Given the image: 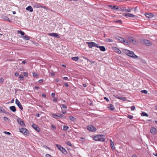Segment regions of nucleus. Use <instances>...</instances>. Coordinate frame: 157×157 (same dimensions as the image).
I'll return each mask as SVG.
<instances>
[{
	"label": "nucleus",
	"mask_w": 157,
	"mask_h": 157,
	"mask_svg": "<svg viewBox=\"0 0 157 157\" xmlns=\"http://www.w3.org/2000/svg\"><path fill=\"white\" fill-rule=\"evenodd\" d=\"M109 7H110L111 8L113 9L114 10H117L118 9H119L118 7L116 6L110 5L109 6Z\"/></svg>",
	"instance_id": "obj_23"
},
{
	"label": "nucleus",
	"mask_w": 157,
	"mask_h": 157,
	"mask_svg": "<svg viewBox=\"0 0 157 157\" xmlns=\"http://www.w3.org/2000/svg\"><path fill=\"white\" fill-rule=\"evenodd\" d=\"M125 42H123V44L125 45H128L129 44V42L126 40L124 39Z\"/></svg>",
	"instance_id": "obj_42"
},
{
	"label": "nucleus",
	"mask_w": 157,
	"mask_h": 157,
	"mask_svg": "<svg viewBox=\"0 0 157 157\" xmlns=\"http://www.w3.org/2000/svg\"><path fill=\"white\" fill-rule=\"evenodd\" d=\"M26 63V62L25 60H24V61H22L21 62H19L20 63H23L24 64H25V63Z\"/></svg>",
	"instance_id": "obj_58"
},
{
	"label": "nucleus",
	"mask_w": 157,
	"mask_h": 157,
	"mask_svg": "<svg viewBox=\"0 0 157 157\" xmlns=\"http://www.w3.org/2000/svg\"><path fill=\"white\" fill-rule=\"evenodd\" d=\"M17 33H20L21 34L22 36H23L25 34V33L21 31L18 30L17 31Z\"/></svg>",
	"instance_id": "obj_36"
},
{
	"label": "nucleus",
	"mask_w": 157,
	"mask_h": 157,
	"mask_svg": "<svg viewBox=\"0 0 157 157\" xmlns=\"http://www.w3.org/2000/svg\"><path fill=\"white\" fill-rule=\"evenodd\" d=\"M19 75V73H18V72H16L15 73V75L16 76H18Z\"/></svg>",
	"instance_id": "obj_59"
},
{
	"label": "nucleus",
	"mask_w": 157,
	"mask_h": 157,
	"mask_svg": "<svg viewBox=\"0 0 157 157\" xmlns=\"http://www.w3.org/2000/svg\"><path fill=\"white\" fill-rule=\"evenodd\" d=\"M106 40L107 41H108L109 42H112L113 41V40L111 39L108 38L106 39Z\"/></svg>",
	"instance_id": "obj_47"
},
{
	"label": "nucleus",
	"mask_w": 157,
	"mask_h": 157,
	"mask_svg": "<svg viewBox=\"0 0 157 157\" xmlns=\"http://www.w3.org/2000/svg\"><path fill=\"white\" fill-rule=\"evenodd\" d=\"M69 128L68 126L66 125H64L63 127V130L64 131L67 130Z\"/></svg>",
	"instance_id": "obj_37"
},
{
	"label": "nucleus",
	"mask_w": 157,
	"mask_h": 157,
	"mask_svg": "<svg viewBox=\"0 0 157 157\" xmlns=\"http://www.w3.org/2000/svg\"><path fill=\"white\" fill-rule=\"evenodd\" d=\"M17 121L18 123L21 125V126H25V124L24 121L22 120L21 118H19L17 120Z\"/></svg>",
	"instance_id": "obj_10"
},
{
	"label": "nucleus",
	"mask_w": 157,
	"mask_h": 157,
	"mask_svg": "<svg viewBox=\"0 0 157 157\" xmlns=\"http://www.w3.org/2000/svg\"><path fill=\"white\" fill-rule=\"evenodd\" d=\"M126 7H122L120 9V10L121 11L125 12V10H126Z\"/></svg>",
	"instance_id": "obj_40"
},
{
	"label": "nucleus",
	"mask_w": 157,
	"mask_h": 157,
	"mask_svg": "<svg viewBox=\"0 0 157 157\" xmlns=\"http://www.w3.org/2000/svg\"><path fill=\"white\" fill-rule=\"evenodd\" d=\"M4 133L5 134H6V135H10L11 134L10 132H7V131H5L4 132Z\"/></svg>",
	"instance_id": "obj_50"
},
{
	"label": "nucleus",
	"mask_w": 157,
	"mask_h": 157,
	"mask_svg": "<svg viewBox=\"0 0 157 157\" xmlns=\"http://www.w3.org/2000/svg\"><path fill=\"white\" fill-rule=\"evenodd\" d=\"M19 79L20 80L22 81L24 79V77L23 75L21 74L19 75Z\"/></svg>",
	"instance_id": "obj_34"
},
{
	"label": "nucleus",
	"mask_w": 157,
	"mask_h": 157,
	"mask_svg": "<svg viewBox=\"0 0 157 157\" xmlns=\"http://www.w3.org/2000/svg\"><path fill=\"white\" fill-rule=\"evenodd\" d=\"M43 81H44V80H43V79H41L39 80L38 81V82L39 83H41L43 82Z\"/></svg>",
	"instance_id": "obj_53"
},
{
	"label": "nucleus",
	"mask_w": 157,
	"mask_h": 157,
	"mask_svg": "<svg viewBox=\"0 0 157 157\" xmlns=\"http://www.w3.org/2000/svg\"><path fill=\"white\" fill-rule=\"evenodd\" d=\"M83 86L84 87H86L87 86H86V84L84 83V84H83Z\"/></svg>",
	"instance_id": "obj_63"
},
{
	"label": "nucleus",
	"mask_w": 157,
	"mask_h": 157,
	"mask_svg": "<svg viewBox=\"0 0 157 157\" xmlns=\"http://www.w3.org/2000/svg\"><path fill=\"white\" fill-rule=\"evenodd\" d=\"M133 117L131 115H128L127 116V117L130 119H132L133 118Z\"/></svg>",
	"instance_id": "obj_46"
},
{
	"label": "nucleus",
	"mask_w": 157,
	"mask_h": 157,
	"mask_svg": "<svg viewBox=\"0 0 157 157\" xmlns=\"http://www.w3.org/2000/svg\"><path fill=\"white\" fill-rule=\"evenodd\" d=\"M88 130L91 132H95L96 130V128L92 125H89L87 126Z\"/></svg>",
	"instance_id": "obj_7"
},
{
	"label": "nucleus",
	"mask_w": 157,
	"mask_h": 157,
	"mask_svg": "<svg viewBox=\"0 0 157 157\" xmlns=\"http://www.w3.org/2000/svg\"><path fill=\"white\" fill-rule=\"evenodd\" d=\"M58 117L59 118H60L62 119H64L66 118V117L65 116L60 113H59Z\"/></svg>",
	"instance_id": "obj_28"
},
{
	"label": "nucleus",
	"mask_w": 157,
	"mask_h": 157,
	"mask_svg": "<svg viewBox=\"0 0 157 157\" xmlns=\"http://www.w3.org/2000/svg\"><path fill=\"white\" fill-rule=\"evenodd\" d=\"M107 108L111 111H113L115 109L114 106L112 104L108 105Z\"/></svg>",
	"instance_id": "obj_15"
},
{
	"label": "nucleus",
	"mask_w": 157,
	"mask_h": 157,
	"mask_svg": "<svg viewBox=\"0 0 157 157\" xmlns=\"http://www.w3.org/2000/svg\"><path fill=\"white\" fill-rule=\"evenodd\" d=\"M117 98L122 101H126L127 100L126 98L125 97H120Z\"/></svg>",
	"instance_id": "obj_30"
},
{
	"label": "nucleus",
	"mask_w": 157,
	"mask_h": 157,
	"mask_svg": "<svg viewBox=\"0 0 157 157\" xmlns=\"http://www.w3.org/2000/svg\"><path fill=\"white\" fill-rule=\"evenodd\" d=\"M3 119L4 121L7 122H10L11 121L10 120L6 117H4Z\"/></svg>",
	"instance_id": "obj_27"
},
{
	"label": "nucleus",
	"mask_w": 157,
	"mask_h": 157,
	"mask_svg": "<svg viewBox=\"0 0 157 157\" xmlns=\"http://www.w3.org/2000/svg\"><path fill=\"white\" fill-rule=\"evenodd\" d=\"M140 42L147 46H151L152 45V43L150 41L146 39H140Z\"/></svg>",
	"instance_id": "obj_3"
},
{
	"label": "nucleus",
	"mask_w": 157,
	"mask_h": 157,
	"mask_svg": "<svg viewBox=\"0 0 157 157\" xmlns=\"http://www.w3.org/2000/svg\"><path fill=\"white\" fill-rule=\"evenodd\" d=\"M3 81H4V79L2 78H1L0 79V84H1L3 82Z\"/></svg>",
	"instance_id": "obj_49"
},
{
	"label": "nucleus",
	"mask_w": 157,
	"mask_h": 157,
	"mask_svg": "<svg viewBox=\"0 0 157 157\" xmlns=\"http://www.w3.org/2000/svg\"><path fill=\"white\" fill-rule=\"evenodd\" d=\"M104 99L107 102L109 101V99L108 98L106 97H104Z\"/></svg>",
	"instance_id": "obj_54"
},
{
	"label": "nucleus",
	"mask_w": 157,
	"mask_h": 157,
	"mask_svg": "<svg viewBox=\"0 0 157 157\" xmlns=\"http://www.w3.org/2000/svg\"><path fill=\"white\" fill-rule=\"evenodd\" d=\"M62 113H63V114H65L66 113V111H62Z\"/></svg>",
	"instance_id": "obj_61"
},
{
	"label": "nucleus",
	"mask_w": 157,
	"mask_h": 157,
	"mask_svg": "<svg viewBox=\"0 0 157 157\" xmlns=\"http://www.w3.org/2000/svg\"><path fill=\"white\" fill-rule=\"evenodd\" d=\"M22 38L23 39L26 40H29L30 39V37L28 36H23L22 37Z\"/></svg>",
	"instance_id": "obj_25"
},
{
	"label": "nucleus",
	"mask_w": 157,
	"mask_h": 157,
	"mask_svg": "<svg viewBox=\"0 0 157 157\" xmlns=\"http://www.w3.org/2000/svg\"><path fill=\"white\" fill-rule=\"evenodd\" d=\"M32 127L37 132H40V129L37 125L35 124H33L32 125Z\"/></svg>",
	"instance_id": "obj_8"
},
{
	"label": "nucleus",
	"mask_w": 157,
	"mask_h": 157,
	"mask_svg": "<svg viewBox=\"0 0 157 157\" xmlns=\"http://www.w3.org/2000/svg\"><path fill=\"white\" fill-rule=\"evenodd\" d=\"M10 109L12 112H14L16 111V109L15 106H11L10 107Z\"/></svg>",
	"instance_id": "obj_22"
},
{
	"label": "nucleus",
	"mask_w": 157,
	"mask_h": 157,
	"mask_svg": "<svg viewBox=\"0 0 157 157\" xmlns=\"http://www.w3.org/2000/svg\"><path fill=\"white\" fill-rule=\"evenodd\" d=\"M33 7L36 8H40L41 7V6L39 4L37 3H34L33 4Z\"/></svg>",
	"instance_id": "obj_21"
},
{
	"label": "nucleus",
	"mask_w": 157,
	"mask_h": 157,
	"mask_svg": "<svg viewBox=\"0 0 157 157\" xmlns=\"http://www.w3.org/2000/svg\"><path fill=\"white\" fill-rule=\"evenodd\" d=\"M23 74L24 75L25 77H27L28 76V74L26 72H23Z\"/></svg>",
	"instance_id": "obj_44"
},
{
	"label": "nucleus",
	"mask_w": 157,
	"mask_h": 157,
	"mask_svg": "<svg viewBox=\"0 0 157 157\" xmlns=\"http://www.w3.org/2000/svg\"><path fill=\"white\" fill-rule=\"evenodd\" d=\"M105 136L103 135H98L93 137V140L96 141L104 142L105 141Z\"/></svg>",
	"instance_id": "obj_1"
},
{
	"label": "nucleus",
	"mask_w": 157,
	"mask_h": 157,
	"mask_svg": "<svg viewBox=\"0 0 157 157\" xmlns=\"http://www.w3.org/2000/svg\"><path fill=\"white\" fill-rule=\"evenodd\" d=\"M0 113H3L7 114H9V113L6 112L2 107L0 106Z\"/></svg>",
	"instance_id": "obj_11"
},
{
	"label": "nucleus",
	"mask_w": 157,
	"mask_h": 157,
	"mask_svg": "<svg viewBox=\"0 0 157 157\" xmlns=\"http://www.w3.org/2000/svg\"><path fill=\"white\" fill-rule=\"evenodd\" d=\"M56 146L58 149L60 150L63 154H66L67 153V152L66 149L62 147L61 145L56 144Z\"/></svg>",
	"instance_id": "obj_4"
},
{
	"label": "nucleus",
	"mask_w": 157,
	"mask_h": 157,
	"mask_svg": "<svg viewBox=\"0 0 157 157\" xmlns=\"http://www.w3.org/2000/svg\"><path fill=\"white\" fill-rule=\"evenodd\" d=\"M26 10L30 12H32L33 11V9L31 6H29L27 7L26 8Z\"/></svg>",
	"instance_id": "obj_20"
},
{
	"label": "nucleus",
	"mask_w": 157,
	"mask_h": 157,
	"mask_svg": "<svg viewBox=\"0 0 157 157\" xmlns=\"http://www.w3.org/2000/svg\"><path fill=\"white\" fill-rule=\"evenodd\" d=\"M52 128H54V129H55L56 128V127L55 126L53 125H52Z\"/></svg>",
	"instance_id": "obj_62"
},
{
	"label": "nucleus",
	"mask_w": 157,
	"mask_h": 157,
	"mask_svg": "<svg viewBox=\"0 0 157 157\" xmlns=\"http://www.w3.org/2000/svg\"><path fill=\"white\" fill-rule=\"evenodd\" d=\"M54 37H55L57 38H60V36L59 35H58L57 33H56V35H55V36Z\"/></svg>",
	"instance_id": "obj_51"
},
{
	"label": "nucleus",
	"mask_w": 157,
	"mask_h": 157,
	"mask_svg": "<svg viewBox=\"0 0 157 157\" xmlns=\"http://www.w3.org/2000/svg\"><path fill=\"white\" fill-rule=\"evenodd\" d=\"M141 116H146V117H148V115L147 113H146L144 112H143L141 113Z\"/></svg>",
	"instance_id": "obj_33"
},
{
	"label": "nucleus",
	"mask_w": 157,
	"mask_h": 157,
	"mask_svg": "<svg viewBox=\"0 0 157 157\" xmlns=\"http://www.w3.org/2000/svg\"><path fill=\"white\" fill-rule=\"evenodd\" d=\"M55 95L56 94L55 93H52L51 95L52 97H54L55 96Z\"/></svg>",
	"instance_id": "obj_55"
},
{
	"label": "nucleus",
	"mask_w": 157,
	"mask_h": 157,
	"mask_svg": "<svg viewBox=\"0 0 157 157\" xmlns=\"http://www.w3.org/2000/svg\"><path fill=\"white\" fill-rule=\"evenodd\" d=\"M46 157H52V156L49 155V154H47L46 155V156H45Z\"/></svg>",
	"instance_id": "obj_56"
},
{
	"label": "nucleus",
	"mask_w": 157,
	"mask_h": 157,
	"mask_svg": "<svg viewBox=\"0 0 157 157\" xmlns=\"http://www.w3.org/2000/svg\"><path fill=\"white\" fill-rule=\"evenodd\" d=\"M110 145L111 146V149L113 150L115 149V147L114 146V144L113 142L111 140H110Z\"/></svg>",
	"instance_id": "obj_24"
},
{
	"label": "nucleus",
	"mask_w": 157,
	"mask_h": 157,
	"mask_svg": "<svg viewBox=\"0 0 157 157\" xmlns=\"http://www.w3.org/2000/svg\"><path fill=\"white\" fill-rule=\"evenodd\" d=\"M63 79L65 80H68V78L67 77H64L63 78Z\"/></svg>",
	"instance_id": "obj_57"
},
{
	"label": "nucleus",
	"mask_w": 157,
	"mask_h": 157,
	"mask_svg": "<svg viewBox=\"0 0 157 157\" xmlns=\"http://www.w3.org/2000/svg\"><path fill=\"white\" fill-rule=\"evenodd\" d=\"M57 99L56 98H54L53 100V101L55 102L56 101H57Z\"/></svg>",
	"instance_id": "obj_64"
},
{
	"label": "nucleus",
	"mask_w": 157,
	"mask_h": 157,
	"mask_svg": "<svg viewBox=\"0 0 157 157\" xmlns=\"http://www.w3.org/2000/svg\"><path fill=\"white\" fill-rule=\"evenodd\" d=\"M130 41L133 44H136V39L132 37H130L129 38Z\"/></svg>",
	"instance_id": "obj_17"
},
{
	"label": "nucleus",
	"mask_w": 157,
	"mask_h": 157,
	"mask_svg": "<svg viewBox=\"0 0 157 157\" xmlns=\"http://www.w3.org/2000/svg\"><path fill=\"white\" fill-rule=\"evenodd\" d=\"M135 109V107L134 105H132L131 107V110L132 111H133Z\"/></svg>",
	"instance_id": "obj_48"
},
{
	"label": "nucleus",
	"mask_w": 157,
	"mask_h": 157,
	"mask_svg": "<svg viewBox=\"0 0 157 157\" xmlns=\"http://www.w3.org/2000/svg\"><path fill=\"white\" fill-rule=\"evenodd\" d=\"M116 23H118L120 24H122V21L121 20H118L115 21H114Z\"/></svg>",
	"instance_id": "obj_38"
},
{
	"label": "nucleus",
	"mask_w": 157,
	"mask_h": 157,
	"mask_svg": "<svg viewBox=\"0 0 157 157\" xmlns=\"http://www.w3.org/2000/svg\"><path fill=\"white\" fill-rule=\"evenodd\" d=\"M124 16L127 17H130L132 18L135 17V16L132 14L129 13H124L123 15Z\"/></svg>",
	"instance_id": "obj_13"
},
{
	"label": "nucleus",
	"mask_w": 157,
	"mask_h": 157,
	"mask_svg": "<svg viewBox=\"0 0 157 157\" xmlns=\"http://www.w3.org/2000/svg\"><path fill=\"white\" fill-rule=\"evenodd\" d=\"M65 143L66 144L70 146H72L71 144V142L69 141H66Z\"/></svg>",
	"instance_id": "obj_32"
},
{
	"label": "nucleus",
	"mask_w": 157,
	"mask_h": 157,
	"mask_svg": "<svg viewBox=\"0 0 157 157\" xmlns=\"http://www.w3.org/2000/svg\"><path fill=\"white\" fill-rule=\"evenodd\" d=\"M52 117L57 120H58L59 118L58 117L59 113L57 114L55 113L52 114Z\"/></svg>",
	"instance_id": "obj_26"
},
{
	"label": "nucleus",
	"mask_w": 157,
	"mask_h": 157,
	"mask_svg": "<svg viewBox=\"0 0 157 157\" xmlns=\"http://www.w3.org/2000/svg\"><path fill=\"white\" fill-rule=\"evenodd\" d=\"M97 48H99L100 49V50L101 51L104 52L105 51L106 49L105 47L103 46H100L98 44Z\"/></svg>",
	"instance_id": "obj_18"
},
{
	"label": "nucleus",
	"mask_w": 157,
	"mask_h": 157,
	"mask_svg": "<svg viewBox=\"0 0 157 157\" xmlns=\"http://www.w3.org/2000/svg\"><path fill=\"white\" fill-rule=\"evenodd\" d=\"M62 108L64 109H67V106L64 105V104H62Z\"/></svg>",
	"instance_id": "obj_45"
},
{
	"label": "nucleus",
	"mask_w": 157,
	"mask_h": 157,
	"mask_svg": "<svg viewBox=\"0 0 157 157\" xmlns=\"http://www.w3.org/2000/svg\"><path fill=\"white\" fill-rule=\"evenodd\" d=\"M83 58L84 59L86 60H87L88 61H89L90 62H91V61L89 60L88 59H87L86 57L85 56L83 57Z\"/></svg>",
	"instance_id": "obj_52"
},
{
	"label": "nucleus",
	"mask_w": 157,
	"mask_h": 157,
	"mask_svg": "<svg viewBox=\"0 0 157 157\" xmlns=\"http://www.w3.org/2000/svg\"><path fill=\"white\" fill-rule=\"evenodd\" d=\"M15 103L21 110H22L23 109V108L22 105L18 99H16L15 100Z\"/></svg>",
	"instance_id": "obj_9"
},
{
	"label": "nucleus",
	"mask_w": 157,
	"mask_h": 157,
	"mask_svg": "<svg viewBox=\"0 0 157 157\" xmlns=\"http://www.w3.org/2000/svg\"><path fill=\"white\" fill-rule=\"evenodd\" d=\"M56 33H49L48 34V35L49 36H52L53 37H55V35H56Z\"/></svg>",
	"instance_id": "obj_39"
},
{
	"label": "nucleus",
	"mask_w": 157,
	"mask_h": 157,
	"mask_svg": "<svg viewBox=\"0 0 157 157\" xmlns=\"http://www.w3.org/2000/svg\"><path fill=\"white\" fill-rule=\"evenodd\" d=\"M71 59L75 61H77L78 60L79 58L78 56L72 57Z\"/></svg>",
	"instance_id": "obj_29"
},
{
	"label": "nucleus",
	"mask_w": 157,
	"mask_h": 157,
	"mask_svg": "<svg viewBox=\"0 0 157 157\" xmlns=\"http://www.w3.org/2000/svg\"><path fill=\"white\" fill-rule=\"evenodd\" d=\"M150 132L153 134H155L156 132V130L155 128L152 127L150 130Z\"/></svg>",
	"instance_id": "obj_19"
},
{
	"label": "nucleus",
	"mask_w": 157,
	"mask_h": 157,
	"mask_svg": "<svg viewBox=\"0 0 157 157\" xmlns=\"http://www.w3.org/2000/svg\"><path fill=\"white\" fill-rule=\"evenodd\" d=\"M140 92L141 93H144L145 94H147L148 92L146 90H142L140 91Z\"/></svg>",
	"instance_id": "obj_43"
},
{
	"label": "nucleus",
	"mask_w": 157,
	"mask_h": 157,
	"mask_svg": "<svg viewBox=\"0 0 157 157\" xmlns=\"http://www.w3.org/2000/svg\"><path fill=\"white\" fill-rule=\"evenodd\" d=\"M113 49L117 53L120 54L121 53V52L119 49L116 47H114L113 48Z\"/></svg>",
	"instance_id": "obj_14"
},
{
	"label": "nucleus",
	"mask_w": 157,
	"mask_h": 157,
	"mask_svg": "<svg viewBox=\"0 0 157 157\" xmlns=\"http://www.w3.org/2000/svg\"><path fill=\"white\" fill-rule=\"evenodd\" d=\"M69 119L71 121H74L75 120V119L73 116H70Z\"/></svg>",
	"instance_id": "obj_31"
},
{
	"label": "nucleus",
	"mask_w": 157,
	"mask_h": 157,
	"mask_svg": "<svg viewBox=\"0 0 157 157\" xmlns=\"http://www.w3.org/2000/svg\"><path fill=\"white\" fill-rule=\"evenodd\" d=\"M131 10L130 8L129 7H128L127 9L126 8V10H125V12H131Z\"/></svg>",
	"instance_id": "obj_41"
},
{
	"label": "nucleus",
	"mask_w": 157,
	"mask_h": 157,
	"mask_svg": "<svg viewBox=\"0 0 157 157\" xmlns=\"http://www.w3.org/2000/svg\"><path fill=\"white\" fill-rule=\"evenodd\" d=\"M86 44H87L88 47L90 48H91L93 47H97L98 44L93 42H87Z\"/></svg>",
	"instance_id": "obj_5"
},
{
	"label": "nucleus",
	"mask_w": 157,
	"mask_h": 157,
	"mask_svg": "<svg viewBox=\"0 0 157 157\" xmlns=\"http://www.w3.org/2000/svg\"><path fill=\"white\" fill-rule=\"evenodd\" d=\"M33 76L34 77L38 78V74L35 72H33Z\"/></svg>",
	"instance_id": "obj_35"
},
{
	"label": "nucleus",
	"mask_w": 157,
	"mask_h": 157,
	"mask_svg": "<svg viewBox=\"0 0 157 157\" xmlns=\"http://www.w3.org/2000/svg\"><path fill=\"white\" fill-rule=\"evenodd\" d=\"M116 39L119 40L120 41L121 43H123V42H125L124 39L118 36L116 37Z\"/></svg>",
	"instance_id": "obj_16"
},
{
	"label": "nucleus",
	"mask_w": 157,
	"mask_h": 157,
	"mask_svg": "<svg viewBox=\"0 0 157 157\" xmlns=\"http://www.w3.org/2000/svg\"><path fill=\"white\" fill-rule=\"evenodd\" d=\"M145 15L146 17L147 18H150L154 17V15L151 13H146Z\"/></svg>",
	"instance_id": "obj_12"
},
{
	"label": "nucleus",
	"mask_w": 157,
	"mask_h": 157,
	"mask_svg": "<svg viewBox=\"0 0 157 157\" xmlns=\"http://www.w3.org/2000/svg\"><path fill=\"white\" fill-rule=\"evenodd\" d=\"M126 54L128 56L134 59H137L138 56L135 55L134 52L128 50H125Z\"/></svg>",
	"instance_id": "obj_2"
},
{
	"label": "nucleus",
	"mask_w": 157,
	"mask_h": 157,
	"mask_svg": "<svg viewBox=\"0 0 157 157\" xmlns=\"http://www.w3.org/2000/svg\"><path fill=\"white\" fill-rule=\"evenodd\" d=\"M19 131L25 135H27L29 131L25 128H19Z\"/></svg>",
	"instance_id": "obj_6"
},
{
	"label": "nucleus",
	"mask_w": 157,
	"mask_h": 157,
	"mask_svg": "<svg viewBox=\"0 0 157 157\" xmlns=\"http://www.w3.org/2000/svg\"><path fill=\"white\" fill-rule=\"evenodd\" d=\"M64 86L66 87H68V84L67 83H64Z\"/></svg>",
	"instance_id": "obj_60"
}]
</instances>
